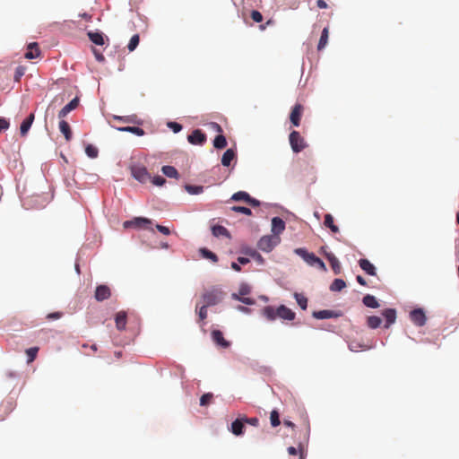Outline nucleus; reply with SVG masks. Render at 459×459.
Segmentation results:
<instances>
[{
    "mask_svg": "<svg viewBox=\"0 0 459 459\" xmlns=\"http://www.w3.org/2000/svg\"><path fill=\"white\" fill-rule=\"evenodd\" d=\"M224 293L217 288H212L211 290H205L202 295V299L204 304L207 307L214 306L221 301L223 299Z\"/></svg>",
    "mask_w": 459,
    "mask_h": 459,
    "instance_id": "f257e3e1",
    "label": "nucleus"
},
{
    "mask_svg": "<svg viewBox=\"0 0 459 459\" xmlns=\"http://www.w3.org/2000/svg\"><path fill=\"white\" fill-rule=\"evenodd\" d=\"M289 142L291 150L295 153L302 152L307 146L305 139L300 135L298 131H292L289 135Z\"/></svg>",
    "mask_w": 459,
    "mask_h": 459,
    "instance_id": "f03ea898",
    "label": "nucleus"
},
{
    "mask_svg": "<svg viewBox=\"0 0 459 459\" xmlns=\"http://www.w3.org/2000/svg\"><path fill=\"white\" fill-rule=\"evenodd\" d=\"M280 243L278 236L267 235L260 238L257 247L264 252H271Z\"/></svg>",
    "mask_w": 459,
    "mask_h": 459,
    "instance_id": "7ed1b4c3",
    "label": "nucleus"
},
{
    "mask_svg": "<svg viewBox=\"0 0 459 459\" xmlns=\"http://www.w3.org/2000/svg\"><path fill=\"white\" fill-rule=\"evenodd\" d=\"M130 169L133 178L140 183H146L152 178L147 169L143 166L133 165Z\"/></svg>",
    "mask_w": 459,
    "mask_h": 459,
    "instance_id": "20e7f679",
    "label": "nucleus"
},
{
    "mask_svg": "<svg viewBox=\"0 0 459 459\" xmlns=\"http://www.w3.org/2000/svg\"><path fill=\"white\" fill-rule=\"evenodd\" d=\"M233 201H244L250 204L253 207H257L260 205V202L255 198H252L247 192L239 191L231 196Z\"/></svg>",
    "mask_w": 459,
    "mask_h": 459,
    "instance_id": "39448f33",
    "label": "nucleus"
},
{
    "mask_svg": "<svg viewBox=\"0 0 459 459\" xmlns=\"http://www.w3.org/2000/svg\"><path fill=\"white\" fill-rule=\"evenodd\" d=\"M304 108L301 104L297 103L293 108L290 114V120L293 126H299L300 120L302 117Z\"/></svg>",
    "mask_w": 459,
    "mask_h": 459,
    "instance_id": "423d86ee",
    "label": "nucleus"
},
{
    "mask_svg": "<svg viewBox=\"0 0 459 459\" xmlns=\"http://www.w3.org/2000/svg\"><path fill=\"white\" fill-rule=\"evenodd\" d=\"M411 320L418 326H422L426 323V315L421 308H416L410 313Z\"/></svg>",
    "mask_w": 459,
    "mask_h": 459,
    "instance_id": "0eeeda50",
    "label": "nucleus"
},
{
    "mask_svg": "<svg viewBox=\"0 0 459 459\" xmlns=\"http://www.w3.org/2000/svg\"><path fill=\"white\" fill-rule=\"evenodd\" d=\"M187 140L192 144L202 145L206 141V135L200 129H195L187 136Z\"/></svg>",
    "mask_w": 459,
    "mask_h": 459,
    "instance_id": "6e6552de",
    "label": "nucleus"
},
{
    "mask_svg": "<svg viewBox=\"0 0 459 459\" xmlns=\"http://www.w3.org/2000/svg\"><path fill=\"white\" fill-rule=\"evenodd\" d=\"M212 341L220 347L223 348V349H227L230 346V342L229 341H227L224 337H223V333L220 330H212Z\"/></svg>",
    "mask_w": 459,
    "mask_h": 459,
    "instance_id": "1a4fd4ad",
    "label": "nucleus"
},
{
    "mask_svg": "<svg viewBox=\"0 0 459 459\" xmlns=\"http://www.w3.org/2000/svg\"><path fill=\"white\" fill-rule=\"evenodd\" d=\"M151 223H152L151 220H149L147 218L136 217L134 220L126 221L123 223V227L125 229H128V228H132V227L142 228V227H143L147 224H151Z\"/></svg>",
    "mask_w": 459,
    "mask_h": 459,
    "instance_id": "9d476101",
    "label": "nucleus"
},
{
    "mask_svg": "<svg viewBox=\"0 0 459 459\" xmlns=\"http://www.w3.org/2000/svg\"><path fill=\"white\" fill-rule=\"evenodd\" d=\"M111 296V291L107 285H99L95 290L94 297L98 301H103L108 299Z\"/></svg>",
    "mask_w": 459,
    "mask_h": 459,
    "instance_id": "9b49d317",
    "label": "nucleus"
},
{
    "mask_svg": "<svg viewBox=\"0 0 459 459\" xmlns=\"http://www.w3.org/2000/svg\"><path fill=\"white\" fill-rule=\"evenodd\" d=\"M80 100L78 97L73 99L68 104H66L59 112L58 117L60 119L65 117L71 111L74 110L79 106Z\"/></svg>",
    "mask_w": 459,
    "mask_h": 459,
    "instance_id": "f8f14e48",
    "label": "nucleus"
},
{
    "mask_svg": "<svg viewBox=\"0 0 459 459\" xmlns=\"http://www.w3.org/2000/svg\"><path fill=\"white\" fill-rule=\"evenodd\" d=\"M295 253L309 265H315V261L317 256L314 253H309L307 249L302 247L295 249Z\"/></svg>",
    "mask_w": 459,
    "mask_h": 459,
    "instance_id": "ddd939ff",
    "label": "nucleus"
},
{
    "mask_svg": "<svg viewBox=\"0 0 459 459\" xmlns=\"http://www.w3.org/2000/svg\"><path fill=\"white\" fill-rule=\"evenodd\" d=\"M296 314L291 309L287 307L284 305H281L278 307L277 317L281 318L283 320L291 321L295 318Z\"/></svg>",
    "mask_w": 459,
    "mask_h": 459,
    "instance_id": "4468645a",
    "label": "nucleus"
},
{
    "mask_svg": "<svg viewBox=\"0 0 459 459\" xmlns=\"http://www.w3.org/2000/svg\"><path fill=\"white\" fill-rule=\"evenodd\" d=\"M285 230V222L280 217H274L272 220L273 236H278Z\"/></svg>",
    "mask_w": 459,
    "mask_h": 459,
    "instance_id": "2eb2a0df",
    "label": "nucleus"
},
{
    "mask_svg": "<svg viewBox=\"0 0 459 459\" xmlns=\"http://www.w3.org/2000/svg\"><path fill=\"white\" fill-rule=\"evenodd\" d=\"M326 259L329 261L330 265L335 274L341 273V264L337 257L333 253H325Z\"/></svg>",
    "mask_w": 459,
    "mask_h": 459,
    "instance_id": "dca6fc26",
    "label": "nucleus"
},
{
    "mask_svg": "<svg viewBox=\"0 0 459 459\" xmlns=\"http://www.w3.org/2000/svg\"><path fill=\"white\" fill-rule=\"evenodd\" d=\"M360 268L368 275L375 276L377 274L376 267L368 259H360L359 261Z\"/></svg>",
    "mask_w": 459,
    "mask_h": 459,
    "instance_id": "f3484780",
    "label": "nucleus"
},
{
    "mask_svg": "<svg viewBox=\"0 0 459 459\" xmlns=\"http://www.w3.org/2000/svg\"><path fill=\"white\" fill-rule=\"evenodd\" d=\"M39 48L38 43L32 42L28 45L27 51L25 53V57L27 59H33L39 56Z\"/></svg>",
    "mask_w": 459,
    "mask_h": 459,
    "instance_id": "a211bd4d",
    "label": "nucleus"
},
{
    "mask_svg": "<svg viewBox=\"0 0 459 459\" xmlns=\"http://www.w3.org/2000/svg\"><path fill=\"white\" fill-rule=\"evenodd\" d=\"M244 429H245L244 421L241 418V419H237L236 420H234L231 423L230 431L236 436H240L244 433Z\"/></svg>",
    "mask_w": 459,
    "mask_h": 459,
    "instance_id": "6ab92c4d",
    "label": "nucleus"
},
{
    "mask_svg": "<svg viewBox=\"0 0 459 459\" xmlns=\"http://www.w3.org/2000/svg\"><path fill=\"white\" fill-rule=\"evenodd\" d=\"M59 130L64 134L65 140L68 142L72 139L73 133L69 124L63 118L59 122Z\"/></svg>",
    "mask_w": 459,
    "mask_h": 459,
    "instance_id": "aec40b11",
    "label": "nucleus"
},
{
    "mask_svg": "<svg viewBox=\"0 0 459 459\" xmlns=\"http://www.w3.org/2000/svg\"><path fill=\"white\" fill-rule=\"evenodd\" d=\"M126 318H127V316L125 311H119L118 313H117L115 321H116V326H117V330L121 331L126 328Z\"/></svg>",
    "mask_w": 459,
    "mask_h": 459,
    "instance_id": "412c9836",
    "label": "nucleus"
},
{
    "mask_svg": "<svg viewBox=\"0 0 459 459\" xmlns=\"http://www.w3.org/2000/svg\"><path fill=\"white\" fill-rule=\"evenodd\" d=\"M383 316L386 320L385 327L388 328L396 319V311L393 308H387L383 311Z\"/></svg>",
    "mask_w": 459,
    "mask_h": 459,
    "instance_id": "4be33fe9",
    "label": "nucleus"
},
{
    "mask_svg": "<svg viewBox=\"0 0 459 459\" xmlns=\"http://www.w3.org/2000/svg\"><path fill=\"white\" fill-rule=\"evenodd\" d=\"M34 121V114L31 113L21 125L20 131L22 136L26 135Z\"/></svg>",
    "mask_w": 459,
    "mask_h": 459,
    "instance_id": "5701e85b",
    "label": "nucleus"
},
{
    "mask_svg": "<svg viewBox=\"0 0 459 459\" xmlns=\"http://www.w3.org/2000/svg\"><path fill=\"white\" fill-rule=\"evenodd\" d=\"M278 307L274 308L272 306H266L263 309V316L269 321H273L277 318Z\"/></svg>",
    "mask_w": 459,
    "mask_h": 459,
    "instance_id": "b1692460",
    "label": "nucleus"
},
{
    "mask_svg": "<svg viewBox=\"0 0 459 459\" xmlns=\"http://www.w3.org/2000/svg\"><path fill=\"white\" fill-rule=\"evenodd\" d=\"M236 158V153L234 150L228 149L222 155L221 164L225 167L230 165L231 161Z\"/></svg>",
    "mask_w": 459,
    "mask_h": 459,
    "instance_id": "393cba45",
    "label": "nucleus"
},
{
    "mask_svg": "<svg viewBox=\"0 0 459 459\" xmlns=\"http://www.w3.org/2000/svg\"><path fill=\"white\" fill-rule=\"evenodd\" d=\"M212 233L214 237L230 238L229 230L221 225H214L212 227Z\"/></svg>",
    "mask_w": 459,
    "mask_h": 459,
    "instance_id": "a878e982",
    "label": "nucleus"
},
{
    "mask_svg": "<svg viewBox=\"0 0 459 459\" xmlns=\"http://www.w3.org/2000/svg\"><path fill=\"white\" fill-rule=\"evenodd\" d=\"M328 38H329V29L328 27L324 28L321 33V37L319 39V42L317 45V50L321 51L325 48V46L328 43Z\"/></svg>",
    "mask_w": 459,
    "mask_h": 459,
    "instance_id": "bb28decb",
    "label": "nucleus"
},
{
    "mask_svg": "<svg viewBox=\"0 0 459 459\" xmlns=\"http://www.w3.org/2000/svg\"><path fill=\"white\" fill-rule=\"evenodd\" d=\"M337 315L332 310H319L313 313V316L316 319H327L335 317Z\"/></svg>",
    "mask_w": 459,
    "mask_h": 459,
    "instance_id": "cd10ccee",
    "label": "nucleus"
},
{
    "mask_svg": "<svg viewBox=\"0 0 459 459\" xmlns=\"http://www.w3.org/2000/svg\"><path fill=\"white\" fill-rule=\"evenodd\" d=\"M88 37L96 45L102 46L105 43L103 34L100 32L90 31L88 32Z\"/></svg>",
    "mask_w": 459,
    "mask_h": 459,
    "instance_id": "c85d7f7f",
    "label": "nucleus"
},
{
    "mask_svg": "<svg viewBox=\"0 0 459 459\" xmlns=\"http://www.w3.org/2000/svg\"><path fill=\"white\" fill-rule=\"evenodd\" d=\"M362 301H363V304L368 307L377 308L379 307V303L377 300V299L374 296L369 295V294L364 296Z\"/></svg>",
    "mask_w": 459,
    "mask_h": 459,
    "instance_id": "c756f323",
    "label": "nucleus"
},
{
    "mask_svg": "<svg viewBox=\"0 0 459 459\" xmlns=\"http://www.w3.org/2000/svg\"><path fill=\"white\" fill-rule=\"evenodd\" d=\"M324 224L325 227L329 228L332 232H333V233L339 232V228L334 224L333 217L330 213H327L325 215Z\"/></svg>",
    "mask_w": 459,
    "mask_h": 459,
    "instance_id": "7c9ffc66",
    "label": "nucleus"
},
{
    "mask_svg": "<svg viewBox=\"0 0 459 459\" xmlns=\"http://www.w3.org/2000/svg\"><path fill=\"white\" fill-rule=\"evenodd\" d=\"M117 130L118 131H121V132H129V133H133L138 136H143L144 135V130L142 129L141 127H138V126H123V127H117Z\"/></svg>",
    "mask_w": 459,
    "mask_h": 459,
    "instance_id": "2f4dec72",
    "label": "nucleus"
},
{
    "mask_svg": "<svg viewBox=\"0 0 459 459\" xmlns=\"http://www.w3.org/2000/svg\"><path fill=\"white\" fill-rule=\"evenodd\" d=\"M113 118L117 121L126 123V124H139L137 120V117L135 115L132 116H114Z\"/></svg>",
    "mask_w": 459,
    "mask_h": 459,
    "instance_id": "473e14b6",
    "label": "nucleus"
},
{
    "mask_svg": "<svg viewBox=\"0 0 459 459\" xmlns=\"http://www.w3.org/2000/svg\"><path fill=\"white\" fill-rule=\"evenodd\" d=\"M199 252H200L202 257H204L205 259H209V260L212 261L213 263L218 262V256L216 255V254L210 251L209 249L203 247V248H200Z\"/></svg>",
    "mask_w": 459,
    "mask_h": 459,
    "instance_id": "72a5a7b5",
    "label": "nucleus"
},
{
    "mask_svg": "<svg viewBox=\"0 0 459 459\" xmlns=\"http://www.w3.org/2000/svg\"><path fill=\"white\" fill-rule=\"evenodd\" d=\"M346 287V283L342 279H335L330 285V290L341 291Z\"/></svg>",
    "mask_w": 459,
    "mask_h": 459,
    "instance_id": "f704fd0d",
    "label": "nucleus"
},
{
    "mask_svg": "<svg viewBox=\"0 0 459 459\" xmlns=\"http://www.w3.org/2000/svg\"><path fill=\"white\" fill-rule=\"evenodd\" d=\"M381 318L377 316H370L367 319L368 326L371 329H376L381 325Z\"/></svg>",
    "mask_w": 459,
    "mask_h": 459,
    "instance_id": "c9c22d12",
    "label": "nucleus"
},
{
    "mask_svg": "<svg viewBox=\"0 0 459 459\" xmlns=\"http://www.w3.org/2000/svg\"><path fill=\"white\" fill-rule=\"evenodd\" d=\"M161 170L169 178H177L178 177V170L172 166H163Z\"/></svg>",
    "mask_w": 459,
    "mask_h": 459,
    "instance_id": "e433bc0d",
    "label": "nucleus"
},
{
    "mask_svg": "<svg viewBox=\"0 0 459 459\" xmlns=\"http://www.w3.org/2000/svg\"><path fill=\"white\" fill-rule=\"evenodd\" d=\"M213 146L216 149H223L227 146V140L224 135L218 134L214 141H213Z\"/></svg>",
    "mask_w": 459,
    "mask_h": 459,
    "instance_id": "4c0bfd02",
    "label": "nucleus"
},
{
    "mask_svg": "<svg viewBox=\"0 0 459 459\" xmlns=\"http://www.w3.org/2000/svg\"><path fill=\"white\" fill-rule=\"evenodd\" d=\"M185 189L190 195H199V194L203 193L204 186H202L186 185L185 186Z\"/></svg>",
    "mask_w": 459,
    "mask_h": 459,
    "instance_id": "58836bf2",
    "label": "nucleus"
},
{
    "mask_svg": "<svg viewBox=\"0 0 459 459\" xmlns=\"http://www.w3.org/2000/svg\"><path fill=\"white\" fill-rule=\"evenodd\" d=\"M270 422L272 427L275 428L281 424L280 414L276 410H273L270 413Z\"/></svg>",
    "mask_w": 459,
    "mask_h": 459,
    "instance_id": "ea45409f",
    "label": "nucleus"
},
{
    "mask_svg": "<svg viewBox=\"0 0 459 459\" xmlns=\"http://www.w3.org/2000/svg\"><path fill=\"white\" fill-rule=\"evenodd\" d=\"M295 299L301 309L306 310L307 307V299L302 294L295 293Z\"/></svg>",
    "mask_w": 459,
    "mask_h": 459,
    "instance_id": "a19ab883",
    "label": "nucleus"
},
{
    "mask_svg": "<svg viewBox=\"0 0 459 459\" xmlns=\"http://www.w3.org/2000/svg\"><path fill=\"white\" fill-rule=\"evenodd\" d=\"M213 399V394L212 393H206L203 394L200 398V405L201 406H208L212 403Z\"/></svg>",
    "mask_w": 459,
    "mask_h": 459,
    "instance_id": "79ce46f5",
    "label": "nucleus"
},
{
    "mask_svg": "<svg viewBox=\"0 0 459 459\" xmlns=\"http://www.w3.org/2000/svg\"><path fill=\"white\" fill-rule=\"evenodd\" d=\"M139 41H140V37L138 34H134L131 39H130V41L127 45V48L130 52L134 51L138 44H139Z\"/></svg>",
    "mask_w": 459,
    "mask_h": 459,
    "instance_id": "37998d69",
    "label": "nucleus"
},
{
    "mask_svg": "<svg viewBox=\"0 0 459 459\" xmlns=\"http://www.w3.org/2000/svg\"><path fill=\"white\" fill-rule=\"evenodd\" d=\"M38 351H39L38 347H31V348L26 350V354L28 356V363L32 362L36 359Z\"/></svg>",
    "mask_w": 459,
    "mask_h": 459,
    "instance_id": "c03bdc74",
    "label": "nucleus"
},
{
    "mask_svg": "<svg viewBox=\"0 0 459 459\" xmlns=\"http://www.w3.org/2000/svg\"><path fill=\"white\" fill-rule=\"evenodd\" d=\"M85 152L88 155V157H90L91 159L97 158L98 153H99L98 149L91 144H88L86 146Z\"/></svg>",
    "mask_w": 459,
    "mask_h": 459,
    "instance_id": "a18cd8bd",
    "label": "nucleus"
},
{
    "mask_svg": "<svg viewBox=\"0 0 459 459\" xmlns=\"http://www.w3.org/2000/svg\"><path fill=\"white\" fill-rule=\"evenodd\" d=\"M247 255H250L251 257H253L255 260H256L259 264H263L264 263V258L263 256L258 253L256 252L255 250H253V249H248L245 252Z\"/></svg>",
    "mask_w": 459,
    "mask_h": 459,
    "instance_id": "49530a36",
    "label": "nucleus"
},
{
    "mask_svg": "<svg viewBox=\"0 0 459 459\" xmlns=\"http://www.w3.org/2000/svg\"><path fill=\"white\" fill-rule=\"evenodd\" d=\"M26 68L24 66L19 65L16 67L14 72V81L19 82L21 78L24 75Z\"/></svg>",
    "mask_w": 459,
    "mask_h": 459,
    "instance_id": "de8ad7c7",
    "label": "nucleus"
},
{
    "mask_svg": "<svg viewBox=\"0 0 459 459\" xmlns=\"http://www.w3.org/2000/svg\"><path fill=\"white\" fill-rule=\"evenodd\" d=\"M232 298L237 299L246 305H253L255 304V300L251 298L239 297L238 294H232Z\"/></svg>",
    "mask_w": 459,
    "mask_h": 459,
    "instance_id": "09e8293b",
    "label": "nucleus"
},
{
    "mask_svg": "<svg viewBox=\"0 0 459 459\" xmlns=\"http://www.w3.org/2000/svg\"><path fill=\"white\" fill-rule=\"evenodd\" d=\"M232 211L234 212H241L243 214H246V215H251L252 214V212L249 208L247 207H244V206H233L232 208Z\"/></svg>",
    "mask_w": 459,
    "mask_h": 459,
    "instance_id": "8fccbe9b",
    "label": "nucleus"
},
{
    "mask_svg": "<svg viewBox=\"0 0 459 459\" xmlns=\"http://www.w3.org/2000/svg\"><path fill=\"white\" fill-rule=\"evenodd\" d=\"M242 420L244 421V424L247 423V424L255 426V427L258 426V423H259V420L256 417H253V418L242 417Z\"/></svg>",
    "mask_w": 459,
    "mask_h": 459,
    "instance_id": "3c124183",
    "label": "nucleus"
},
{
    "mask_svg": "<svg viewBox=\"0 0 459 459\" xmlns=\"http://www.w3.org/2000/svg\"><path fill=\"white\" fill-rule=\"evenodd\" d=\"M198 316L200 321H204L207 317V306L203 305L199 307Z\"/></svg>",
    "mask_w": 459,
    "mask_h": 459,
    "instance_id": "603ef678",
    "label": "nucleus"
},
{
    "mask_svg": "<svg viewBox=\"0 0 459 459\" xmlns=\"http://www.w3.org/2000/svg\"><path fill=\"white\" fill-rule=\"evenodd\" d=\"M251 18L255 22H261L263 21L262 13L256 10L252 11Z\"/></svg>",
    "mask_w": 459,
    "mask_h": 459,
    "instance_id": "864d4df0",
    "label": "nucleus"
},
{
    "mask_svg": "<svg viewBox=\"0 0 459 459\" xmlns=\"http://www.w3.org/2000/svg\"><path fill=\"white\" fill-rule=\"evenodd\" d=\"M153 185L161 186L165 184L166 179L161 176H156L152 179Z\"/></svg>",
    "mask_w": 459,
    "mask_h": 459,
    "instance_id": "5fc2aeb1",
    "label": "nucleus"
},
{
    "mask_svg": "<svg viewBox=\"0 0 459 459\" xmlns=\"http://www.w3.org/2000/svg\"><path fill=\"white\" fill-rule=\"evenodd\" d=\"M168 126L172 129L174 133H178L182 130V126L177 122L168 123Z\"/></svg>",
    "mask_w": 459,
    "mask_h": 459,
    "instance_id": "6e6d98bb",
    "label": "nucleus"
},
{
    "mask_svg": "<svg viewBox=\"0 0 459 459\" xmlns=\"http://www.w3.org/2000/svg\"><path fill=\"white\" fill-rule=\"evenodd\" d=\"M10 123L4 117H0V133L9 128Z\"/></svg>",
    "mask_w": 459,
    "mask_h": 459,
    "instance_id": "4d7b16f0",
    "label": "nucleus"
},
{
    "mask_svg": "<svg viewBox=\"0 0 459 459\" xmlns=\"http://www.w3.org/2000/svg\"><path fill=\"white\" fill-rule=\"evenodd\" d=\"M63 316V313L61 312H53L47 315V319L48 320H56L61 318Z\"/></svg>",
    "mask_w": 459,
    "mask_h": 459,
    "instance_id": "13d9d810",
    "label": "nucleus"
},
{
    "mask_svg": "<svg viewBox=\"0 0 459 459\" xmlns=\"http://www.w3.org/2000/svg\"><path fill=\"white\" fill-rule=\"evenodd\" d=\"M250 287L247 284H242L239 288V295L245 296L249 294Z\"/></svg>",
    "mask_w": 459,
    "mask_h": 459,
    "instance_id": "bf43d9fd",
    "label": "nucleus"
},
{
    "mask_svg": "<svg viewBox=\"0 0 459 459\" xmlns=\"http://www.w3.org/2000/svg\"><path fill=\"white\" fill-rule=\"evenodd\" d=\"M156 229L162 234L164 235H169L170 234V230L168 227L166 226H162V225H156Z\"/></svg>",
    "mask_w": 459,
    "mask_h": 459,
    "instance_id": "052dcab7",
    "label": "nucleus"
},
{
    "mask_svg": "<svg viewBox=\"0 0 459 459\" xmlns=\"http://www.w3.org/2000/svg\"><path fill=\"white\" fill-rule=\"evenodd\" d=\"M315 265L317 266L322 271H326V266H325V263L318 257H316V259L315 261Z\"/></svg>",
    "mask_w": 459,
    "mask_h": 459,
    "instance_id": "680f3d73",
    "label": "nucleus"
},
{
    "mask_svg": "<svg viewBox=\"0 0 459 459\" xmlns=\"http://www.w3.org/2000/svg\"><path fill=\"white\" fill-rule=\"evenodd\" d=\"M92 50H93V54H94V56L96 57V59L98 61L103 62L105 60L104 56L101 53H100L97 49L93 48Z\"/></svg>",
    "mask_w": 459,
    "mask_h": 459,
    "instance_id": "e2e57ef3",
    "label": "nucleus"
},
{
    "mask_svg": "<svg viewBox=\"0 0 459 459\" xmlns=\"http://www.w3.org/2000/svg\"><path fill=\"white\" fill-rule=\"evenodd\" d=\"M316 5L320 9H325V8L328 7L327 4L324 0H317L316 1Z\"/></svg>",
    "mask_w": 459,
    "mask_h": 459,
    "instance_id": "0e129e2a",
    "label": "nucleus"
},
{
    "mask_svg": "<svg viewBox=\"0 0 459 459\" xmlns=\"http://www.w3.org/2000/svg\"><path fill=\"white\" fill-rule=\"evenodd\" d=\"M356 280H357V281H358L360 285H362V286H366V285H367V282H366L365 279H364L362 276L358 275V276L356 277Z\"/></svg>",
    "mask_w": 459,
    "mask_h": 459,
    "instance_id": "69168bd1",
    "label": "nucleus"
},
{
    "mask_svg": "<svg viewBox=\"0 0 459 459\" xmlns=\"http://www.w3.org/2000/svg\"><path fill=\"white\" fill-rule=\"evenodd\" d=\"M238 262L241 264H247L249 263V259L247 257H238Z\"/></svg>",
    "mask_w": 459,
    "mask_h": 459,
    "instance_id": "338daca9",
    "label": "nucleus"
},
{
    "mask_svg": "<svg viewBox=\"0 0 459 459\" xmlns=\"http://www.w3.org/2000/svg\"><path fill=\"white\" fill-rule=\"evenodd\" d=\"M288 453L290 455H296L298 454V451L297 449L294 447V446H290L288 448Z\"/></svg>",
    "mask_w": 459,
    "mask_h": 459,
    "instance_id": "774afa93",
    "label": "nucleus"
}]
</instances>
